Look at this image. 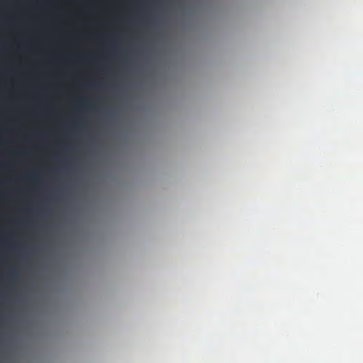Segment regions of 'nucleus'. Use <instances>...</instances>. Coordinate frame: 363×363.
Returning a JSON list of instances; mask_svg holds the SVG:
<instances>
[{
	"label": "nucleus",
	"instance_id": "obj_1",
	"mask_svg": "<svg viewBox=\"0 0 363 363\" xmlns=\"http://www.w3.org/2000/svg\"><path fill=\"white\" fill-rule=\"evenodd\" d=\"M40 135H45V0H40Z\"/></svg>",
	"mask_w": 363,
	"mask_h": 363
},
{
	"label": "nucleus",
	"instance_id": "obj_2",
	"mask_svg": "<svg viewBox=\"0 0 363 363\" xmlns=\"http://www.w3.org/2000/svg\"><path fill=\"white\" fill-rule=\"evenodd\" d=\"M48 135V131L47 130V136ZM48 167H47V171ZM47 249L48 248V184H47Z\"/></svg>",
	"mask_w": 363,
	"mask_h": 363
},
{
	"label": "nucleus",
	"instance_id": "obj_3",
	"mask_svg": "<svg viewBox=\"0 0 363 363\" xmlns=\"http://www.w3.org/2000/svg\"><path fill=\"white\" fill-rule=\"evenodd\" d=\"M47 363H48V324L47 323Z\"/></svg>",
	"mask_w": 363,
	"mask_h": 363
},
{
	"label": "nucleus",
	"instance_id": "obj_4",
	"mask_svg": "<svg viewBox=\"0 0 363 363\" xmlns=\"http://www.w3.org/2000/svg\"><path fill=\"white\" fill-rule=\"evenodd\" d=\"M60 152L62 155H66L67 153L68 152V147H62L61 150H60Z\"/></svg>",
	"mask_w": 363,
	"mask_h": 363
}]
</instances>
